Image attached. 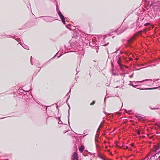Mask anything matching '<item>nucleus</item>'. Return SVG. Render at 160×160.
<instances>
[{"label": "nucleus", "instance_id": "1", "mask_svg": "<svg viewBox=\"0 0 160 160\" xmlns=\"http://www.w3.org/2000/svg\"><path fill=\"white\" fill-rule=\"evenodd\" d=\"M145 81H148L147 82H145V83L144 84H145L150 86L151 84H153V82H152V80L151 79H146V80H143L142 81H137L136 82V83H138V82H144Z\"/></svg>", "mask_w": 160, "mask_h": 160}, {"label": "nucleus", "instance_id": "2", "mask_svg": "<svg viewBox=\"0 0 160 160\" xmlns=\"http://www.w3.org/2000/svg\"><path fill=\"white\" fill-rule=\"evenodd\" d=\"M58 15L60 17L62 22L64 24H65V18L64 16L62 14L60 11H58Z\"/></svg>", "mask_w": 160, "mask_h": 160}, {"label": "nucleus", "instance_id": "3", "mask_svg": "<svg viewBox=\"0 0 160 160\" xmlns=\"http://www.w3.org/2000/svg\"><path fill=\"white\" fill-rule=\"evenodd\" d=\"M117 58L118 59L117 62L119 64V66L120 67L121 69H122V65L121 63V58L118 55L117 56Z\"/></svg>", "mask_w": 160, "mask_h": 160}, {"label": "nucleus", "instance_id": "4", "mask_svg": "<svg viewBox=\"0 0 160 160\" xmlns=\"http://www.w3.org/2000/svg\"><path fill=\"white\" fill-rule=\"evenodd\" d=\"M78 155L76 152H74L72 156L73 160H77L78 158Z\"/></svg>", "mask_w": 160, "mask_h": 160}, {"label": "nucleus", "instance_id": "5", "mask_svg": "<svg viewBox=\"0 0 160 160\" xmlns=\"http://www.w3.org/2000/svg\"><path fill=\"white\" fill-rule=\"evenodd\" d=\"M21 45L24 48L26 49L27 50L29 49V47L28 46H27L24 44H22Z\"/></svg>", "mask_w": 160, "mask_h": 160}, {"label": "nucleus", "instance_id": "6", "mask_svg": "<svg viewBox=\"0 0 160 160\" xmlns=\"http://www.w3.org/2000/svg\"><path fill=\"white\" fill-rule=\"evenodd\" d=\"M84 149V147L83 146H82L79 148V150L81 152H82Z\"/></svg>", "mask_w": 160, "mask_h": 160}, {"label": "nucleus", "instance_id": "7", "mask_svg": "<svg viewBox=\"0 0 160 160\" xmlns=\"http://www.w3.org/2000/svg\"><path fill=\"white\" fill-rule=\"evenodd\" d=\"M129 85L132 86L133 87H135L136 88H137V87L138 86L137 85H134L132 83H130Z\"/></svg>", "mask_w": 160, "mask_h": 160}, {"label": "nucleus", "instance_id": "8", "mask_svg": "<svg viewBox=\"0 0 160 160\" xmlns=\"http://www.w3.org/2000/svg\"><path fill=\"white\" fill-rule=\"evenodd\" d=\"M150 109H151V110H154V109H159V108H152L151 107H150Z\"/></svg>", "mask_w": 160, "mask_h": 160}, {"label": "nucleus", "instance_id": "9", "mask_svg": "<svg viewBox=\"0 0 160 160\" xmlns=\"http://www.w3.org/2000/svg\"><path fill=\"white\" fill-rule=\"evenodd\" d=\"M157 88H146L145 89H153Z\"/></svg>", "mask_w": 160, "mask_h": 160}, {"label": "nucleus", "instance_id": "10", "mask_svg": "<svg viewBox=\"0 0 160 160\" xmlns=\"http://www.w3.org/2000/svg\"><path fill=\"white\" fill-rule=\"evenodd\" d=\"M57 11L58 13V11H60L59 10V8H58L57 5Z\"/></svg>", "mask_w": 160, "mask_h": 160}, {"label": "nucleus", "instance_id": "11", "mask_svg": "<svg viewBox=\"0 0 160 160\" xmlns=\"http://www.w3.org/2000/svg\"><path fill=\"white\" fill-rule=\"evenodd\" d=\"M95 101H93L92 102V103H91L90 104V105H94V104H95Z\"/></svg>", "mask_w": 160, "mask_h": 160}, {"label": "nucleus", "instance_id": "12", "mask_svg": "<svg viewBox=\"0 0 160 160\" xmlns=\"http://www.w3.org/2000/svg\"><path fill=\"white\" fill-rule=\"evenodd\" d=\"M133 73L131 75L129 76V77L130 78H132L133 77Z\"/></svg>", "mask_w": 160, "mask_h": 160}, {"label": "nucleus", "instance_id": "13", "mask_svg": "<svg viewBox=\"0 0 160 160\" xmlns=\"http://www.w3.org/2000/svg\"><path fill=\"white\" fill-rule=\"evenodd\" d=\"M150 24V23H146L145 25H144V26H148Z\"/></svg>", "mask_w": 160, "mask_h": 160}, {"label": "nucleus", "instance_id": "14", "mask_svg": "<svg viewBox=\"0 0 160 160\" xmlns=\"http://www.w3.org/2000/svg\"><path fill=\"white\" fill-rule=\"evenodd\" d=\"M45 20L47 22H49V18H46V19H45Z\"/></svg>", "mask_w": 160, "mask_h": 160}, {"label": "nucleus", "instance_id": "15", "mask_svg": "<svg viewBox=\"0 0 160 160\" xmlns=\"http://www.w3.org/2000/svg\"><path fill=\"white\" fill-rule=\"evenodd\" d=\"M101 127V123L100 125L99 128L98 129L97 131H98L99 130V129Z\"/></svg>", "mask_w": 160, "mask_h": 160}, {"label": "nucleus", "instance_id": "16", "mask_svg": "<svg viewBox=\"0 0 160 160\" xmlns=\"http://www.w3.org/2000/svg\"><path fill=\"white\" fill-rule=\"evenodd\" d=\"M32 58V56H31V64L32 65L33 64L32 63V61L31 60Z\"/></svg>", "mask_w": 160, "mask_h": 160}, {"label": "nucleus", "instance_id": "17", "mask_svg": "<svg viewBox=\"0 0 160 160\" xmlns=\"http://www.w3.org/2000/svg\"><path fill=\"white\" fill-rule=\"evenodd\" d=\"M70 91H71V89H70V91H69V92L67 93V94L66 95V97H67V96H68V95L69 93V92H70Z\"/></svg>", "mask_w": 160, "mask_h": 160}, {"label": "nucleus", "instance_id": "18", "mask_svg": "<svg viewBox=\"0 0 160 160\" xmlns=\"http://www.w3.org/2000/svg\"><path fill=\"white\" fill-rule=\"evenodd\" d=\"M131 146L132 147H134V144L133 143H132L131 145Z\"/></svg>", "mask_w": 160, "mask_h": 160}, {"label": "nucleus", "instance_id": "19", "mask_svg": "<svg viewBox=\"0 0 160 160\" xmlns=\"http://www.w3.org/2000/svg\"><path fill=\"white\" fill-rule=\"evenodd\" d=\"M137 133L138 134H140V132L139 131H138V132H137Z\"/></svg>", "mask_w": 160, "mask_h": 160}, {"label": "nucleus", "instance_id": "20", "mask_svg": "<svg viewBox=\"0 0 160 160\" xmlns=\"http://www.w3.org/2000/svg\"><path fill=\"white\" fill-rule=\"evenodd\" d=\"M106 45H103V46H106Z\"/></svg>", "mask_w": 160, "mask_h": 160}, {"label": "nucleus", "instance_id": "21", "mask_svg": "<svg viewBox=\"0 0 160 160\" xmlns=\"http://www.w3.org/2000/svg\"><path fill=\"white\" fill-rule=\"evenodd\" d=\"M105 99H106L105 98V99H104V101H105Z\"/></svg>", "mask_w": 160, "mask_h": 160}, {"label": "nucleus", "instance_id": "22", "mask_svg": "<svg viewBox=\"0 0 160 160\" xmlns=\"http://www.w3.org/2000/svg\"><path fill=\"white\" fill-rule=\"evenodd\" d=\"M128 148V147H127L126 148Z\"/></svg>", "mask_w": 160, "mask_h": 160}]
</instances>
